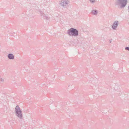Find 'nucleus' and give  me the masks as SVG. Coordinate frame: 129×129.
<instances>
[{"mask_svg":"<svg viewBox=\"0 0 129 129\" xmlns=\"http://www.w3.org/2000/svg\"><path fill=\"white\" fill-rule=\"evenodd\" d=\"M67 34L70 36L76 37L78 35V31L76 29L71 28L68 30Z\"/></svg>","mask_w":129,"mask_h":129,"instance_id":"f257e3e1","label":"nucleus"},{"mask_svg":"<svg viewBox=\"0 0 129 129\" xmlns=\"http://www.w3.org/2000/svg\"><path fill=\"white\" fill-rule=\"evenodd\" d=\"M15 112L17 116L20 119H23V116L22 113V111L20 109L18 105H17L15 108Z\"/></svg>","mask_w":129,"mask_h":129,"instance_id":"f03ea898","label":"nucleus"},{"mask_svg":"<svg viewBox=\"0 0 129 129\" xmlns=\"http://www.w3.org/2000/svg\"><path fill=\"white\" fill-rule=\"evenodd\" d=\"M116 5L120 6L121 8L125 7L127 4V0H117Z\"/></svg>","mask_w":129,"mask_h":129,"instance_id":"7ed1b4c3","label":"nucleus"},{"mask_svg":"<svg viewBox=\"0 0 129 129\" xmlns=\"http://www.w3.org/2000/svg\"><path fill=\"white\" fill-rule=\"evenodd\" d=\"M69 1L68 0H63L61 1V3L59 4L60 6H62L64 8H66L68 6Z\"/></svg>","mask_w":129,"mask_h":129,"instance_id":"20e7f679","label":"nucleus"},{"mask_svg":"<svg viewBox=\"0 0 129 129\" xmlns=\"http://www.w3.org/2000/svg\"><path fill=\"white\" fill-rule=\"evenodd\" d=\"M119 24L118 21H115L114 22L112 25V27L114 30H116Z\"/></svg>","mask_w":129,"mask_h":129,"instance_id":"39448f33","label":"nucleus"},{"mask_svg":"<svg viewBox=\"0 0 129 129\" xmlns=\"http://www.w3.org/2000/svg\"><path fill=\"white\" fill-rule=\"evenodd\" d=\"M7 56L8 58L10 59H14V56L13 54L11 53L9 54Z\"/></svg>","mask_w":129,"mask_h":129,"instance_id":"423d86ee","label":"nucleus"},{"mask_svg":"<svg viewBox=\"0 0 129 129\" xmlns=\"http://www.w3.org/2000/svg\"><path fill=\"white\" fill-rule=\"evenodd\" d=\"M41 17L43 18L44 19H48V17L45 15L44 13L43 12H41Z\"/></svg>","mask_w":129,"mask_h":129,"instance_id":"0eeeda50","label":"nucleus"},{"mask_svg":"<svg viewBox=\"0 0 129 129\" xmlns=\"http://www.w3.org/2000/svg\"><path fill=\"white\" fill-rule=\"evenodd\" d=\"M91 13L94 15H96L98 13V12L96 10H93L91 11Z\"/></svg>","mask_w":129,"mask_h":129,"instance_id":"6e6552de","label":"nucleus"},{"mask_svg":"<svg viewBox=\"0 0 129 129\" xmlns=\"http://www.w3.org/2000/svg\"><path fill=\"white\" fill-rule=\"evenodd\" d=\"M72 85H69L68 86V89H70V88L72 87Z\"/></svg>","mask_w":129,"mask_h":129,"instance_id":"1a4fd4ad","label":"nucleus"},{"mask_svg":"<svg viewBox=\"0 0 129 129\" xmlns=\"http://www.w3.org/2000/svg\"><path fill=\"white\" fill-rule=\"evenodd\" d=\"M91 3H93L95 2V0H89Z\"/></svg>","mask_w":129,"mask_h":129,"instance_id":"9d476101","label":"nucleus"},{"mask_svg":"<svg viewBox=\"0 0 129 129\" xmlns=\"http://www.w3.org/2000/svg\"><path fill=\"white\" fill-rule=\"evenodd\" d=\"M125 50H127L129 51V47H125Z\"/></svg>","mask_w":129,"mask_h":129,"instance_id":"9b49d317","label":"nucleus"},{"mask_svg":"<svg viewBox=\"0 0 129 129\" xmlns=\"http://www.w3.org/2000/svg\"><path fill=\"white\" fill-rule=\"evenodd\" d=\"M1 81L2 82H4V80L3 79H2V78H1Z\"/></svg>","mask_w":129,"mask_h":129,"instance_id":"f8f14e48","label":"nucleus"},{"mask_svg":"<svg viewBox=\"0 0 129 129\" xmlns=\"http://www.w3.org/2000/svg\"><path fill=\"white\" fill-rule=\"evenodd\" d=\"M111 41L110 40V43H111Z\"/></svg>","mask_w":129,"mask_h":129,"instance_id":"ddd939ff","label":"nucleus"},{"mask_svg":"<svg viewBox=\"0 0 129 129\" xmlns=\"http://www.w3.org/2000/svg\"><path fill=\"white\" fill-rule=\"evenodd\" d=\"M128 10H129V6L128 7Z\"/></svg>","mask_w":129,"mask_h":129,"instance_id":"4468645a","label":"nucleus"}]
</instances>
